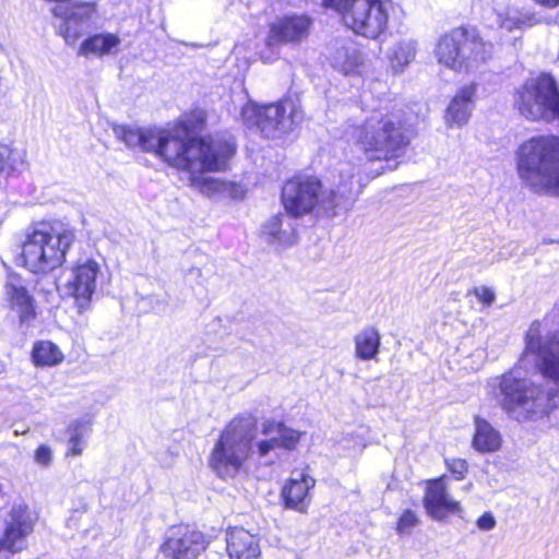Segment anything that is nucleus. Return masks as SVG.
Masks as SVG:
<instances>
[{"instance_id": "1", "label": "nucleus", "mask_w": 559, "mask_h": 559, "mask_svg": "<svg viewBox=\"0 0 559 559\" xmlns=\"http://www.w3.org/2000/svg\"><path fill=\"white\" fill-rule=\"evenodd\" d=\"M117 136L134 148L154 154L168 167L188 175L190 185L203 192L214 191L219 181L205 174L229 170L238 145L234 135L227 133L203 134L182 138L167 128H115Z\"/></svg>"}, {"instance_id": "2", "label": "nucleus", "mask_w": 559, "mask_h": 559, "mask_svg": "<svg viewBox=\"0 0 559 559\" xmlns=\"http://www.w3.org/2000/svg\"><path fill=\"white\" fill-rule=\"evenodd\" d=\"M417 136V130L402 110L373 109L359 122L348 123L343 132L347 150L368 164L402 158Z\"/></svg>"}, {"instance_id": "3", "label": "nucleus", "mask_w": 559, "mask_h": 559, "mask_svg": "<svg viewBox=\"0 0 559 559\" xmlns=\"http://www.w3.org/2000/svg\"><path fill=\"white\" fill-rule=\"evenodd\" d=\"M284 212L292 218L321 213L328 217L348 210L354 199L338 189L326 190L322 179L305 171H297L286 178L280 190Z\"/></svg>"}, {"instance_id": "4", "label": "nucleus", "mask_w": 559, "mask_h": 559, "mask_svg": "<svg viewBox=\"0 0 559 559\" xmlns=\"http://www.w3.org/2000/svg\"><path fill=\"white\" fill-rule=\"evenodd\" d=\"M515 169L532 192L559 197V135L538 134L515 151Z\"/></svg>"}, {"instance_id": "5", "label": "nucleus", "mask_w": 559, "mask_h": 559, "mask_svg": "<svg viewBox=\"0 0 559 559\" xmlns=\"http://www.w3.org/2000/svg\"><path fill=\"white\" fill-rule=\"evenodd\" d=\"M74 241L72 228L56 221H40L21 242L20 265L34 275L50 274L64 265Z\"/></svg>"}, {"instance_id": "6", "label": "nucleus", "mask_w": 559, "mask_h": 559, "mask_svg": "<svg viewBox=\"0 0 559 559\" xmlns=\"http://www.w3.org/2000/svg\"><path fill=\"white\" fill-rule=\"evenodd\" d=\"M257 425L251 416L233 417L221 430L207 457L210 468L221 479L234 478L249 460Z\"/></svg>"}, {"instance_id": "7", "label": "nucleus", "mask_w": 559, "mask_h": 559, "mask_svg": "<svg viewBox=\"0 0 559 559\" xmlns=\"http://www.w3.org/2000/svg\"><path fill=\"white\" fill-rule=\"evenodd\" d=\"M437 61L455 72H471L491 57V44L477 26L462 24L439 36L435 46Z\"/></svg>"}, {"instance_id": "8", "label": "nucleus", "mask_w": 559, "mask_h": 559, "mask_svg": "<svg viewBox=\"0 0 559 559\" xmlns=\"http://www.w3.org/2000/svg\"><path fill=\"white\" fill-rule=\"evenodd\" d=\"M512 108L532 123L559 121V82L551 72L526 78L511 93Z\"/></svg>"}, {"instance_id": "9", "label": "nucleus", "mask_w": 559, "mask_h": 559, "mask_svg": "<svg viewBox=\"0 0 559 559\" xmlns=\"http://www.w3.org/2000/svg\"><path fill=\"white\" fill-rule=\"evenodd\" d=\"M321 7L335 12L354 34L369 39H378L389 27L383 0H321Z\"/></svg>"}, {"instance_id": "10", "label": "nucleus", "mask_w": 559, "mask_h": 559, "mask_svg": "<svg viewBox=\"0 0 559 559\" xmlns=\"http://www.w3.org/2000/svg\"><path fill=\"white\" fill-rule=\"evenodd\" d=\"M312 25V17L306 13L284 14L270 22L264 38L269 53L260 52V60L263 63L276 61L280 56L275 48L280 45H300L309 37Z\"/></svg>"}, {"instance_id": "11", "label": "nucleus", "mask_w": 559, "mask_h": 559, "mask_svg": "<svg viewBox=\"0 0 559 559\" xmlns=\"http://www.w3.org/2000/svg\"><path fill=\"white\" fill-rule=\"evenodd\" d=\"M542 391L526 378L518 377L510 369L499 377L497 393L499 406L509 415L524 412L526 419L539 407L537 401Z\"/></svg>"}, {"instance_id": "12", "label": "nucleus", "mask_w": 559, "mask_h": 559, "mask_svg": "<svg viewBox=\"0 0 559 559\" xmlns=\"http://www.w3.org/2000/svg\"><path fill=\"white\" fill-rule=\"evenodd\" d=\"M524 343L521 357L534 356L542 376L559 383V330L544 337L542 321L534 320L525 332Z\"/></svg>"}, {"instance_id": "13", "label": "nucleus", "mask_w": 559, "mask_h": 559, "mask_svg": "<svg viewBox=\"0 0 559 559\" xmlns=\"http://www.w3.org/2000/svg\"><path fill=\"white\" fill-rule=\"evenodd\" d=\"M209 545L210 538L202 531L189 524H178L170 528L159 551L166 559H198Z\"/></svg>"}, {"instance_id": "14", "label": "nucleus", "mask_w": 559, "mask_h": 559, "mask_svg": "<svg viewBox=\"0 0 559 559\" xmlns=\"http://www.w3.org/2000/svg\"><path fill=\"white\" fill-rule=\"evenodd\" d=\"M100 273L99 264L92 258L78 260L71 266V275L66 287L68 295L73 298L79 311L86 310L97 287Z\"/></svg>"}, {"instance_id": "15", "label": "nucleus", "mask_w": 559, "mask_h": 559, "mask_svg": "<svg viewBox=\"0 0 559 559\" xmlns=\"http://www.w3.org/2000/svg\"><path fill=\"white\" fill-rule=\"evenodd\" d=\"M0 536V552L15 555L27 547L26 539L34 532L35 521L25 504L13 506Z\"/></svg>"}, {"instance_id": "16", "label": "nucleus", "mask_w": 559, "mask_h": 559, "mask_svg": "<svg viewBox=\"0 0 559 559\" xmlns=\"http://www.w3.org/2000/svg\"><path fill=\"white\" fill-rule=\"evenodd\" d=\"M8 308L16 313L20 325H31L38 317L36 299L22 276L10 273L3 286Z\"/></svg>"}, {"instance_id": "17", "label": "nucleus", "mask_w": 559, "mask_h": 559, "mask_svg": "<svg viewBox=\"0 0 559 559\" xmlns=\"http://www.w3.org/2000/svg\"><path fill=\"white\" fill-rule=\"evenodd\" d=\"M423 504L426 513L437 521H443L450 514H461L463 511L461 503L450 497L444 474L425 481Z\"/></svg>"}, {"instance_id": "18", "label": "nucleus", "mask_w": 559, "mask_h": 559, "mask_svg": "<svg viewBox=\"0 0 559 559\" xmlns=\"http://www.w3.org/2000/svg\"><path fill=\"white\" fill-rule=\"evenodd\" d=\"M96 11L97 5L93 1L74 2L69 13L53 9V15L62 20L57 33L63 38L66 45L72 47L81 39L83 36L82 24L92 21Z\"/></svg>"}, {"instance_id": "19", "label": "nucleus", "mask_w": 559, "mask_h": 559, "mask_svg": "<svg viewBox=\"0 0 559 559\" xmlns=\"http://www.w3.org/2000/svg\"><path fill=\"white\" fill-rule=\"evenodd\" d=\"M316 479L309 474L308 468L293 474L281 488L282 503L286 509L306 513L312 498Z\"/></svg>"}, {"instance_id": "20", "label": "nucleus", "mask_w": 559, "mask_h": 559, "mask_svg": "<svg viewBox=\"0 0 559 559\" xmlns=\"http://www.w3.org/2000/svg\"><path fill=\"white\" fill-rule=\"evenodd\" d=\"M286 99L265 105L248 104L242 110L245 119L257 126L262 132L270 133L278 130L286 116Z\"/></svg>"}, {"instance_id": "21", "label": "nucleus", "mask_w": 559, "mask_h": 559, "mask_svg": "<svg viewBox=\"0 0 559 559\" xmlns=\"http://www.w3.org/2000/svg\"><path fill=\"white\" fill-rule=\"evenodd\" d=\"M226 554L229 559H258L261 556L260 538L243 527H229L226 531Z\"/></svg>"}, {"instance_id": "22", "label": "nucleus", "mask_w": 559, "mask_h": 559, "mask_svg": "<svg viewBox=\"0 0 559 559\" xmlns=\"http://www.w3.org/2000/svg\"><path fill=\"white\" fill-rule=\"evenodd\" d=\"M476 93L477 83L471 82L462 86L451 98L444 111V120L449 128L462 127L468 122Z\"/></svg>"}, {"instance_id": "23", "label": "nucleus", "mask_w": 559, "mask_h": 559, "mask_svg": "<svg viewBox=\"0 0 559 559\" xmlns=\"http://www.w3.org/2000/svg\"><path fill=\"white\" fill-rule=\"evenodd\" d=\"M121 38L109 32L87 35L79 45L76 53L84 58H104L118 52Z\"/></svg>"}, {"instance_id": "24", "label": "nucleus", "mask_w": 559, "mask_h": 559, "mask_svg": "<svg viewBox=\"0 0 559 559\" xmlns=\"http://www.w3.org/2000/svg\"><path fill=\"white\" fill-rule=\"evenodd\" d=\"M475 426L471 445L480 453H493L502 447V436L486 418L475 415L473 418Z\"/></svg>"}, {"instance_id": "25", "label": "nucleus", "mask_w": 559, "mask_h": 559, "mask_svg": "<svg viewBox=\"0 0 559 559\" xmlns=\"http://www.w3.org/2000/svg\"><path fill=\"white\" fill-rule=\"evenodd\" d=\"M27 168L25 153L10 144L0 143V177H16Z\"/></svg>"}, {"instance_id": "26", "label": "nucleus", "mask_w": 559, "mask_h": 559, "mask_svg": "<svg viewBox=\"0 0 559 559\" xmlns=\"http://www.w3.org/2000/svg\"><path fill=\"white\" fill-rule=\"evenodd\" d=\"M354 342L356 357L361 360H371L379 353L381 335L376 326L368 325L355 335Z\"/></svg>"}, {"instance_id": "27", "label": "nucleus", "mask_w": 559, "mask_h": 559, "mask_svg": "<svg viewBox=\"0 0 559 559\" xmlns=\"http://www.w3.org/2000/svg\"><path fill=\"white\" fill-rule=\"evenodd\" d=\"M32 361L36 367H53L64 360L60 347L49 340H39L33 344L31 352Z\"/></svg>"}, {"instance_id": "28", "label": "nucleus", "mask_w": 559, "mask_h": 559, "mask_svg": "<svg viewBox=\"0 0 559 559\" xmlns=\"http://www.w3.org/2000/svg\"><path fill=\"white\" fill-rule=\"evenodd\" d=\"M362 64V53L354 46H341L333 53V67L344 75L359 73Z\"/></svg>"}, {"instance_id": "29", "label": "nucleus", "mask_w": 559, "mask_h": 559, "mask_svg": "<svg viewBox=\"0 0 559 559\" xmlns=\"http://www.w3.org/2000/svg\"><path fill=\"white\" fill-rule=\"evenodd\" d=\"M207 123V114L204 109L200 107H194L189 110H186L181 114L180 118L176 121V129L185 132L186 134H192L190 136L182 138H192V136H201L199 134L206 128Z\"/></svg>"}, {"instance_id": "30", "label": "nucleus", "mask_w": 559, "mask_h": 559, "mask_svg": "<svg viewBox=\"0 0 559 559\" xmlns=\"http://www.w3.org/2000/svg\"><path fill=\"white\" fill-rule=\"evenodd\" d=\"M276 431L278 437L275 438L277 447L287 451L297 449L304 432L294 428L287 427L283 421H269L263 426L262 433L269 435Z\"/></svg>"}, {"instance_id": "31", "label": "nucleus", "mask_w": 559, "mask_h": 559, "mask_svg": "<svg viewBox=\"0 0 559 559\" xmlns=\"http://www.w3.org/2000/svg\"><path fill=\"white\" fill-rule=\"evenodd\" d=\"M284 216L282 213H276L271 216L262 226V233L270 239L280 242L284 247L293 246L298 240V233L294 229L289 235L282 231Z\"/></svg>"}, {"instance_id": "32", "label": "nucleus", "mask_w": 559, "mask_h": 559, "mask_svg": "<svg viewBox=\"0 0 559 559\" xmlns=\"http://www.w3.org/2000/svg\"><path fill=\"white\" fill-rule=\"evenodd\" d=\"M85 430L86 425L82 420H74L67 426L66 432L69 435V447L64 453L66 457H74L83 454Z\"/></svg>"}, {"instance_id": "33", "label": "nucleus", "mask_w": 559, "mask_h": 559, "mask_svg": "<svg viewBox=\"0 0 559 559\" xmlns=\"http://www.w3.org/2000/svg\"><path fill=\"white\" fill-rule=\"evenodd\" d=\"M420 523L419 516L416 511L405 509L401 512L395 523V531L399 535H408Z\"/></svg>"}, {"instance_id": "34", "label": "nucleus", "mask_w": 559, "mask_h": 559, "mask_svg": "<svg viewBox=\"0 0 559 559\" xmlns=\"http://www.w3.org/2000/svg\"><path fill=\"white\" fill-rule=\"evenodd\" d=\"M443 462L448 472L455 480H463L466 478L469 465L465 459L445 457Z\"/></svg>"}, {"instance_id": "35", "label": "nucleus", "mask_w": 559, "mask_h": 559, "mask_svg": "<svg viewBox=\"0 0 559 559\" xmlns=\"http://www.w3.org/2000/svg\"><path fill=\"white\" fill-rule=\"evenodd\" d=\"M34 461L40 466L47 467L52 462V451L47 444H39L33 454Z\"/></svg>"}, {"instance_id": "36", "label": "nucleus", "mask_w": 559, "mask_h": 559, "mask_svg": "<svg viewBox=\"0 0 559 559\" xmlns=\"http://www.w3.org/2000/svg\"><path fill=\"white\" fill-rule=\"evenodd\" d=\"M469 293L475 295L484 306L491 305L496 298L493 290L487 286L474 287Z\"/></svg>"}, {"instance_id": "37", "label": "nucleus", "mask_w": 559, "mask_h": 559, "mask_svg": "<svg viewBox=\"0 0 559 559\" xmlns=\"http://www.w3.org/2000/svg\"><path fill=\"white\" fill-rule=\"evenodd\" d=\"M277 447L275 438L261 440L257 443V452L260 457L267 455Z\"/></svg>"}, {"instance_id": "38", "label": "nucleus", "mask_w": 559, "mask_h": 559, "mask_svg": "<svg viewBox=\"0 0 559 559\" xmlns=\"http://www.w3.org/2000/svg\"><path fill=\"white\" fill-rule=\"evenodd\" d=\"M477 526L483 531H489L496 526V520L490 512H485L477 519Z\"/></svg>"}, {"instance_id": "39", "label": "nucleus", "mask_w": 559, "mask_h": 559, "mask_svg": "<svg viewBox=\"0 0 559 559\" xmlns=\"http://www.w3.org/2000/svg\"><path fill=\"white\" fill-rule=\"evenodd\" d=\"M535 4L545 9H555L559 7V0H532Z\"/></svg>"}, {"instance_id": "40", "label": "nucleus", "mask_w": 559, "mask_h": 559, "mask_svg": "<svg viewBox=\"0 0 559 559\" xmlns=\"http://www.w3.org/2000/svg\"><path fill=\"white\" fill-rule=\"evenodd\" d=\"M549 400H552L555 397H558L559 400V390H556L555 392L548 393Z\"/></svg>"}, {"instance_id": "41", "label": "nucleus", "mask_w": 559, "mask_h": 559, "mask_svg": "<svg viewBox=\"0 0 559 559\" xmlns=\"http://www.w3.org/2000/svg\"><path fill=\"white\" fill-rule=\"evenodd\" d=\"M555 406H556V405H555V403H551V404H548V405H547V408H552V407H555Z\"/></svg>"}, {"instance_id": "42", "label": "nucleus", "mask_w": 559, "mask_h": 559, "mask_svg": "<svg viewBox=\"0 0 559 559\" xmlns=\"http://www.w3.org/2000/svg\"><path fill=\"white\" fill-rule=\"evenodd\" d=\"M2 495V486L0 485V496Z\"/></svg>"}]
</instances>
